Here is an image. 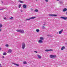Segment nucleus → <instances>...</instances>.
<instances>
[{
    "mask_svg": "<svg viewBox=\"0 0 67 67\" xmlns=\"http://www.w3.org/2000/svg\"><path fill=\"white\" fill-rule=\"evenodd\" d=\"M12 64H13L14 65H15V66H19V65L17 64H16L14 63H13Z\"/></svg>",
    "mask_w": 67,
    "mask_h": 67,
    "instance_id": "nucleus-11",
    "label": "nucleus"
},
{
    "mask_svg": "<svg viewBox=\"0 0 67 67\" xmlns=\"http://www.w3.org/2000/svg\"><path fill=\"white\" fill-rule=\"evenodd\" d=\"M2 24H0V28H1L2 26Z\"/></svg>",
    "mask_w": 67,
    "mask_h": 67,
    "instance_id": "nucleus-25",
    "label": "nucleus"
},
{
    "mask_svg": "<svg viewBox=\"0 0 67 67\" xmlns=\"http://www.w3.org/2000/svg\"><path fill=\"white\" fill-rule=\"evenodd\" d=\"M50 58H55L56 57V56L55 55H50Z\"/></svg>",
    "mask_w": 67,
    "mask_h": 67,
    "instance_id": "nucleus-3",
    "label": "nucleus"
},
{
    "mask_svg": "<svg viewBox=\"0 0 67 67\" xmlns=\"http://www.w3.org/2000/svg\"><path fill=\"white\" fill-rule=\"evenodd\" d=\"M2 58H4V56H3L2 57Z\"/></svg>",
    "mask_w": 67,
    "mask_h": 67,
    "instance_id": "nucleus-37",
    "label": "nucleus"
},
{
    "mask_svg": "<svg viewBox=\"0 0 67 67\" xmlns=\"http://www.w3.org/2000/svg\"><path fill=\"white\" fill-rule=\"evenodd\" d=\"M59 3H60V4H62V3H63V2L61 1H59Z\"/></svg>",
    "mask_w": 67,
    "mask_h": 67,
    "instance_id": "nucleus-19",
    "label": "nucleus"
},
{
    "mask_svg": "<svg viewBox=\"0 0 67 67\" xmlns=\"http://www.w3.org/2000/svg\"><path fill=\"white\" fill-rule=\"evenodd\" d=\"M60 18H62V19H63L64 20H66L67 19V17L65 16L61 17Z\"/></svg>",
    "mask_w": 67,
    "mask_h": 67,
    "instance_id": "nucleus-5",
    "label": "nucleus"
},
{
    "mask_svg": "<svg viewBox=\"0 0 67 67\" xmlns=\"http://www.w3.org/2000/svg\"><path fill=\"white\" fill-rule=\"evenodd\" d=\"M4 9H5L2 8V9H0V10H4Z\"/></svg>",
    "mask_w": 67,
    "mask_h": 67,
    "instance_id": "nucleus-28",
    "label": "nucleus"
},
{
    "mask_svg": "<svg viewBox=\"0 0 67 67\" xmlns=\"http://www.w3.org/2000/svg\"><path fill=\"white\" fill-rule=\"evenodd\" d=\"M46 2H48V0H45Z\"/></svg>",
    "mask_w": 67,
    "mask_h": 67,
    "instance_id": "nucleus-33",
    "label": "nucleus"
},
{
    "mask_svg": "<svg viewBox=\"0 0 67 67\" xmlns=\"http://www.w3.org/2000/svg\"><path fill=\"white\" fill-rule=\"evenodd\" d=\"M53 50L52 49H46L45 50L46 52H49V51H53Z\"/></svg>",
    "mask_w": 67,
    "mask_h": 67,
    "instance_id": "nucleus-8",
    "label": "nucleus"
},
{
    "mask_svg": "<svg viewBox=\"0 0 67 67\" xmlns=\"http://www.w3.org/2000/svg\"><path fill=\"white\" fill-rule=\"evenodd\" d=\"M1 48L0 47V51H1Z\"/></svg>",
    "mask_w": 67,
    "mask_h": 67,
    "instance_id": "nucleus-36",
    "label": "nucleus"
},
{
    "mask_svg": "<svg viewBox=\"0 0 67 67\" xmlns=\"http://www.w3.org/2000/svg\"><path fill=\"white\" fill-rule=\"evenodd\" d=\"M67 11V8H65L63 9V12H65V11Z\"/></svg>",
    "mask_w": 67,
    "mask_h": 67,
    "instance_id": "nucleus-12",
    "label": "nucleus"
},
{
    "mask_svg": "<svg viewBox=\"0 0 67 67\" xmlns=\"http://www.w3.org/2000/svg\"><path fill=\"white\" fill-rule=\"evenodd\" d=\"M57 1H59V0H57Z\"/></svg>",
    "mask_w": 67,
    "mask_h": 67,
    "instance_id": "nucleus-41",
    "label": "nucleus"
},
{
    "mask_svg": "<svg viewBox=\"0 0 67 67\" xmlns=\"http://www.w3.org/2000/svg\"><path fill=\"white\" fill-rule=\"evenodd\" d=\"M50 16H57V15L55 14H49Z\"/></svg>",
    "mask_w": 67,
    "mask_h": 67,
    "instance_id": "nucleus-6",
    "label": "nucleus"
},
{
    "mask_svg": "<svg viewBox=\"0 0 67 67\" xmlns=\"http://www.w3.org/2000/svg\"><path fill=\"white\" fill-rule=\"evenodd\" d=\"M35 11V12H38V10L37 9H36L35 11Z\"/></svg>",
    "mask_w": 67,
    "mask_h": 67,
    "instance_id": "nucleus-26",
    "label": "nucleus"
},
{
    "mask_svg": "<svg viewBox=\"0 0 67 67\" xmlns=\"http://www.w3.org/2000/svg\"><path fill=\"white\" fill-rule=\"evenodd\" d=\"M4 19H5V20H7V18L5 17L4 18Z\"/></svg>",
    "mask_w": 67,
    "mask_h": 67,
    "instance_id": "nucleus-32",
    "label": "nucleus"
},
{
    "mask_svg": "<svg viewBox=\"0 0 67 67\" xmlns=\"http://www.w3.org/2000/svg\"><path fill=\"white\" fill-rule=\"evenodd\" d=\"M16 31H17V32H20L21 33H24V30H16Z\"/></svg>",
    "mask_w": 67,
    "mask_h": 67,
    "instance_id": "nucleus-1",
    "label": "nucleus"
},
{
    "mask_svg": "<svg viewBox=\"0 0 67 67\" xmlns=\"http://www.w3.org/2000/svg\"><path fill=\"white\" fill-rule=\"evenodd\" d=\"M36 1H37V0H36Z\"/></svg>",
    "mask_w": 67,
    "mask_h": 67,
    "instance_id": "nucleus-42",
    "label": "nucleus"
},
{
    "mask_svg": "<svg viewBox=\"0 0 67 67\" xmlns=\"http://www.w3.org/2000/svg\"><path fill=\"white\" fill-rule=\"evenodd\" d=\"M5 46L7 47H9V45L8 44H6L5 45Z\"/></svg>",
    "mask_w": 67,
    "mask_h": 67,
    "instance_id": "nucleus-20",
    "label": "nucleus"
},
{
    "mask_svg": "<svg viewBox=\"0 0 67 67\" xmlns=\"http://www.w3.org/2000/svg\"><path fill=\"white\" fill-rule=\"evenodd\" d=\"M13 19V17H11L10 18H9L10 20H12Z\"/></svg>",
    "mask_w": 67,
    "mask_h": 67,
    "instance_id": "nucleus-24",
    "label": "nucleus"
},
{
    "mask_svg": "<svg viewBox=\"0 0 67 67\" xmlns=\"http://www.w3.org/2000/svg\"><path fill=\"white\" fill-rule=\"evenodd\" d=\"M2 65H1V64H0V67H2Z\"/></svg>",
    "mask_w": 67,
    "mask_h": 67,
    "instance_id": "nucleus-31",
    "label": "nucleus"
},
{
    "mask_svg": "<svg viewBox=\"0 0 67 67\" xmlns=\"http://www.w3.org/2000/svg\"><path fill=\"white\" fill-rule=\"evenodd\" d=\"M23 7L24 9H26V5L25 4L23 5Z\"/></svg>",
    "mask_w": 67,
    "mask_h": 67,
    "instance_id": "nucleus-9",
    "label": "nucleus"
},
{
    "mask_svg": "<svg viewBox=\"0 0 67 67\" xmlns=\"http://www.w3.org/2000/svg\"><path fill=\"white\" fill-rule=\"evenodd\" d=\"M40 40L42 41V40H44V38L43 37H40Z\"/></svg>",
    "mask_w": 67,
    "mask_h": 67,
    "instance_id": "nucleus-17",
    "label": "nucleus"
},
{
    "mask_svg": "<svg viewBox=\"0 0 67 67\" xmlns=\"http://www.w3.org/2000/svg\"><path fill=\"white\" fill-rule=\"evenodd\" d=\"M29 20H30V19H27L25 20V21H29Z\"/></svg>",
    "mask_w": 67,
    "mask_h": 67,
    "instance_id": "nucleus-27",
    "label": "nucleus"
},
{
    "mask_svg": "<svg viewBox=\"0 0 67 67\" xmlns=\"http://www.w3.org/2000/svg\"><path fill=\"white\" fill-rule=\"evenodd\" d=\"M23 64H24L25 65H26V64H27V63H26V61H24L23 62Z\"/></svg>",
    "mask_w": 67,
    "mask_h": 67,
    "instance_id": "nucleus-18",
    "label": "nucleus"
},
{
    "mask_svg": "<svg viewBox=\"0 0 67 67\" xmlns=\"http://www.w3.org/2000/svg\"><path fill=\"white\" fill-rule=\"evenodd\" d=\"M12 52V50L9 49L7 52V53H11Z\"/></svg>",
    "mask_w": 67,
    "mask_h": 67,
    "instance_id": "nucleus-4",
    "label": "nucleus"
},
{
    "mask_svg": "<svg viewBox=\"0 0 67 67\" xmlns=\"http://www.w3.org/2000/svg\"><path fill=\"white\" fill-rule=\"evenodd\" d=\"M35 18H36V17H31V18H30L29 19H33Z\"/></svg>",
    "mask_w": 67,
    "mask_h": 67,
    "instance_id": "nucleus-15",
    "label": "nucleus"
},
{
    "mask_svg": "<svg viewBox=\"0 0 67 67\" xmlns=\"http://www.w3.org/2000/svg\"><path fill=\"white\" fill-rule=\"evenodd\" d=\"M34 52H35V53H37V52L36 51H34Z\"/></svg>",
    "mask_w": 67,
    "mask_h": 67,
    "instance_id": "nucleus-34",
    "label": "nucleus"
},
{
    "mask_svg": "<svg viewBox=\"0 0 67 67\" xmlns=\"http://www.w3.org/2000/svg\"><path fill=\"white\" fill-rule=\"evenodd\" d=\"M38 42L39 43H43V41L42 40H40L38 41Z\"/></svg>",
    "mask_w": 67,
    "mask_h": 67,
    "instance_id": "nucleus-10",
    "label": "nucleus"
},
{
    "mask_svg": "<svg viewBox=\"0 0 67 67\" xmlns=\"http://www.w3.org/2000/svg\"><path fill=\"white\" fill-rule=\"evenodd\" d=\"M1 31H2V29L1 28H0V32H1Z\"/></svg>",
    "mask_w": 67,
    "mask_h": 67,
    "instance_id": "nucleus-30",
    "label": "nucleus"
},
{
    "mask_svg": "<svg viewBox=\"0 0 67 67\" xmlns=\"http://www.w3.org/2000/svg\"><path fill=\"white\" fill-rule=\"evenodd\" d=\"M65 48V47L64 46H63L61 48V50H63L64 49V48Z\"/></svg>",
    "mask_w": 67,
    "mask_h": 67,
    "instance_id": "nucleus-16",
    "label": "nucleus"
},
{
    "mask_svg": "<svg viewBox=\"0 0 67 67\" xmlns=\"http://www.w3.org/2000/svg\"><path fill=\"white\" fill-rule=\"evenodd\" d=\"M18 2H20V3H24V2L22 1L21 0H19L18 1Z\"/></svg>",
    "mask_w": 67,
    "mask_h": 67,
    "instance_id": "nucleus-14",
    "label": "nucleus"
},
{
    "mask_svg": "<svg viewBox=\"0 0 67 67\" xmlns=\"http://www.w3.org/2000/svg\"><path fill=\"white\" fill-rule=\"evenodd\" d=\"M42 29H45V27H44V26H42Z\"/></svg>",
    "mask_w": 67,
    "mask_h": 67,
    "instance_id": "nucleus-29",
    "label": "nucleus"
},
{
    "mask_svg": "<svg viewBox=\"0 0 67 67\" xmlns=\"http://www.w3.org/2000/svg\"><path fill=\"white\" fill-rule=\"evenodd\" d=\"M2 3H3V2H2Z\"/></svg>",
    "mask_w": 67,
    "mask_h": 67,
    "instance_id": "nucleus-40",
    "label": "nucleus"
},
{
    "mask_svg": "<svg viewBox=\"0 0 67 67\" xmlns=\"http://www.w3.org/2000/svg\"><path fill=\"white\" fill-rule=\"evenodd\" d=\"M21 12H23V10H21Z\"/></svg>",
    "mask_w": 67,
    "mask_h": 67,
    "instance_id": "nucleus-39",
    "label": "nucleus"
},
{
    "mask_svg": "<svg viewBox=\"0 0 67 67\" xmlns=\"http://www.w3.org/2000/svg\"><path fill=\"white\" fill-rule=\"evenodd\" d=\"M3 55H7V53L4 52V53H3Z\"/></svg>",
    "mask_w": 67,
    "mask_h": 67,
    "instance_id": "nucleus-21",
    "label": "nucleus"
},
{
    "mask_svg": "<svg viewBox=\"0 0 67 67\" xmlns=\"http://www.w3.org/2000/svg\"><path fill=\"white\" fill-rule=\"evenodd\" d=\"M21 4H20L18 6V7L19 8H21Z\"/></svg>",
    "mask_w": 67,
    "mask_h": 67,
    "instance_id": "nucleus-23",
    "label": "nucleus"
},
{
    "mask_svg": "<svg viewBox=\"0 0 67 67\" xmlns=\"http://www.w3.org/2000/svg\"><path fill=\"white\" fill-rule=\"evenodd\" d=\"M46 25L45 24H44L43 25Z\"/></svg>",
    "mask_w": 67,
    "mask_h": 67,
    "instance_id": "nucleus-38",
    "label": "nucleus"
},
{
    "mask_svg": "<svg viewBox=\"0 0 67 67\" xmlns=\"http://www.w3.org/2000/svg\"><path fill=\"white\" fill-rule=\"evenodd\" d=\"M36 32H38L39 31H40V30L38 29H37L36 30Z\"/></svg>",
    "mask_w": 67,
    "mask_h": 67,
    "instance_id": "nucleus-22",
    "label": "nucleus"
},
{
    "mask_svg": "<svg viewBox=\"0 0 67 67\" xmlns=\"http://www.w3.org/2000/svg\"><path fill=\"white\" fill-rule=\"evenodd\" d=\"M37 56L38 57V58H39V59H41V56L40 55H37Z\"/></svg>",
    "mask_w": 67,
    "mask_h": 67,
    "instance_id": "nucleus-13",
    "label": "nucleus"
},
{
    "mask_svg": "<svg viewBox=\"0 0 67 67\" xmlns=\"http://www.w3.org/2000/svg\"><path fill=\"white\" fill-rule=\"evenodd\" d=\"M63 32V30L62 29L61 31H60L59 32V34H61L62 32Z\"/></svg>",
    "mask_w": 67,
    "mask_h": 67,
    "instance_id": "nucleus-7",
    "label": "nucleus"
},
{
    "mask_svg": "<svg viewBox=\"0 0 67 67\" xmlns=\"http://www.w3.org/2000/svg\"><path fill=\"white\" fill-rule=\"evenodd\" d=\"M22 48L23 49H24L25 48V43L24 42H23L22 43Z\"/></svg>",
    "mask_w": 67,
    "mask_h": 67,
    "instance_id": "nucleus-2",
    "label": "nucleus"
},
{
    "mask_svg": "<svg viewBox=\"0 0 67 67\" xmlns=\"http://www.w3.org/2000/svg\"><path fill=\"white\" fill-rule=\"evenodd\" d=\"M31 11H33V10L32 9H31Z\"/></svg>",
    "mask_w": 67,
    "mask_h": 67,
    "instance_id": "nucleus-35",
    "label": "nucleus"
}]
</instances>
